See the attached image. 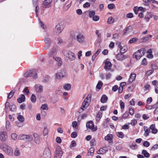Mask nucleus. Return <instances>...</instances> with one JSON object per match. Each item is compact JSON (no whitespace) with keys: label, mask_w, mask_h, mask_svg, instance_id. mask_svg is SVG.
Segmentation results:
<instances>
[{"label":"nucleus","mask_w":158,"mask_h":158,"mask_svg":"<svg viewBox=\"0 0 158 158\" xmlns=\"http://www.w3.org/2000/svg\"><path fill=\"white\" fill-rule=\"evenodd\" d=\"M16 108V106L15 105H12L10 106V109L11 111H14Z\"/></svg>","instance_id":"56"},{"label":"nucleus","mask_w":158,"mask_h":158,"mask_svg":"<svg viewBox=\"0 0 158 158\" xmlns=\"http://www.w3.org/2000/svg\"><path fill=\"white\" fill-rule=\"evenodd\" d=\"M7 137L6 132L5 131L0 132V140L2 141H5Z\"/></svg>","instance_id":"11"},{"label":"nucleus","mask_w":158,"mask_h":158,"mask_svg":"<svg viewBox=\"0 0 158 158\" xmlns=\"http://www.w3.org/2000/svg\"><path fill=\"white\" fill-rule=\"evenodd\" d=\"M63 88L65 90H69L71 88V85L69 84H67L64 85Z\"/></svg>","instance_id":"34"},{"label":"nucleus","mask_w":158,"mask_h":158,"mask_svg":"<svg viewBox=\"0 0 158 158\" xmlns=\"http://www.w3.org/2000/svg\"><path fill=\"white\" fill-rule=\"evenodd\" d=\"M11 136V138L13 140H15L17 139V135L16 133H12Z\"/></svg>","instance_id":"45"},{"label":"nucleus","mask_w":158,"mask_h":158,"mask_svg":"<svg viewBox=\"0 0 158 158\" xmlns=\"http://www.w3.org/2000/svg\"><path fill=\"white\" fill-rule=\"evenodd\" d=\"M119 104L121 109H123L124 108V103L122 100L120 101Z\"/></svg>","instance_id":"46"},{"label":"nucleus","mask_w":158,"mask_h":158,"mask_svg":"<svg viewBox=\"0 0 158 158\" xmlns=\"http://www.w3.org/2000/svg\"><path fill=\"white\" fill-rule=\"evenodd\" d=\"M130 147L132 149H135L137 148V147L136 144L134 143L131 144L130 146Z\"/></svg>","instance_id":"52"},{"label":"nucleus","mask_w":158,"mask_h":158,"mask_svg":"<svg viewBox=\"0 0 158 158\" xmlns=\"http://www.w3.org/2000/svg\"><path fill=\"white\" fill-rule=\"evenodd\" d=\"M103 85V83L101 81H99L96 85V88L98 90L100 89Z\"/></svg>","instance_id":"32"},{"label":"nucleus","mask_w":158,"mask_h":158,"mask_svg":"<svg viewBox=\"0 0 158 158\" xmlns=\"http://www.w3.org/2000/svg\"><path fill=\"white\" fill-rule=\"evenodd\" d=\"M102 113L101 111H99L96 116V119L97 121H99L102 117Z\"/></svg>","instance_id":"28"},{"label":"nucleus","mask_w":158,"mask_h":158,"mask_svg":"<svg viewBox=\"0 0 158 158\" xmlns=\"http://www.w3.org/2000/svg\"><path fill=\"white\" fill-rule=\"evenodd\" d=\"M132 30V28L131 26H129L127 27L124 30V34L128 33L131 32Z\"/></svg>","instance_id":"24"},{"label":"nucleus","mask_w":158,"mask_h":158,"mask_svg":"<svg viewBox=\"0 0 158 158\" xmlns=\"http://www.w3.org/2000/svg\"><path fill=\"white\" fill-rule=\"evenodd\" d=\"M90 6V4L88 2H86L83 5V7L84 8H87L89 7Z\"/></svg>","instance_id":"58"},{"label":"nucleus","mask_w":158,"mask_h":158,"mask_svg":"<svg viewBox=\"0 0 158 158\" xmlns=\"http://www.w3.org/2000/svg\"><path fill=\"white\" fill-rule=\"evenodd\" d=\"M128 116V112H126L121 117L119 118V119L120 121H122L123 119H125Z\"/></svg>","instance_id":"26"},{"label":"nucleus","mask_w":158,"mask_h":158,"mask_svg":"<svg viewBox=\"0 0 158 158\" xmlns=\"http://www.w3.org/2000/svg\"><path fill=\"white\" fill-rule=\"evenodd\" d=\"M117 136L121 138H123L124 137V134L122 132H118L116 133Z\"/></svg>","instance_id":"37"},{"label":"nucleus","mask_w":158,"mask_h":158,"mask_svg":"<svg viewBox=\"0 0 158 158\" xmlns=\"http://www.w3.org/2000/svg\"><path fill=\"white\" fill-rule=\"evenodd\" d=\"M53 59L55 61L57 62L58 65L59 66H60L62 64V61L61 58L59 57L56 56H53Z\"/></svg>","instance_id":"15"},{"label":"nucleus","mask_w":158,"mask_h":158,"mask_svg":"<svg viewBox=\"0 0 158 158\" xmlns=\"http://www.w3.org/2000/svg\"><path fill=\"white\" fill-rule=\"evenodd\" d=\"M115 7V6L113 4H110L108 5V7L109 9H112Z\"/></svg>","instance_id":"55"},{"label":"nucleus","mask_w":158,"mask_h":158,"mask_svg":"<svg viewBox=\"0 0 158 158\" xmlns=\"http://www.w3.org/2000/svg\"><path fill=\"white\" fill-rule=\"evenodd\" d=\"M17 118L20 123H23L25 120L24 117L21 115H19Z\"/></svg>","instance_id":"31"},{"label":"nucleus","mask_w":158,"mask_h":158,"mask_svg":"<svg viewBox=\"0 0 158 158\" xmlns=\"http://www.w3.org/2000/svg\"><path fill=\"white\" fill-rule=\"evenodd\" d=\"M107 100V97L105 95H103L101 99V102L103 103L106 102Z\"/></svg>","instance_id":"29"},{"label":"nucleus","mask_w":158,"mask_h":158,"mask_svg":"<svg viewBox=\"0 0 158 158\" xmlns=\"http://www.w3.org/2000/svg\"><path fill=\"white\" fill-rule=\"evenodd\" d=\"M64 77V75L61 72H58L56 74V78L61 79Z\"/></svg>","instance_id":"25"},{"label":"nucleus","mask_w":158,"mask_h":158,"mask_svg":"<svg viewBox=\"0 0 158 158\" xmlns=\"http://www.w3.org/2000/svg\"><path fill=\"white\" fill-rule=\"evenodd\" d=\"M114 21V19L111 17H109L107 20V23L110 24L113 23Z\"/></svg>","instance_id":"38"},{"label":"nucleus","mask_w":158,"mask_h":158,"mask_svg":"<svg viewBox=\"0 0 158 158\" xmlns=\"http://www.w3.org/2000/svg\"><path fill=\"white\" fill-rule=\"evenodd\" d=\"M124 83H121L120 84V87H119L118 89V92L119 93H122L123 90V86H122V84H124Z\"/></svg>","instance_id":"50"},{"label":"nucleus","mask_w":158,"mask_h":158,"mask_svg":"<svg viewBox=\"0 0 158 158\" xmlns=\"http://www.w3.org/2000/svg\"><path fill=\"white\" fill-rule=\"evenodd\" d=\"M133 10L135 13L137 15L138 13V11H139L138 7H135L133 8Z\"/></svg>","instance_id":"62"},{"label":"nucleus","mask_w":158,"mask_h":158,"mask_svg":"<svg viewBox=\"0 0 158 158\" xmlns=\"http://www.w3.org/2000/svg\"><path fill=\"white\" fill-rule=\"evenodd\" d=\"M112 135L110 134H108L105 137V139L108 141L109 143H110L112 142Z\"/></svg>","instance_id":"22"},{"label":"nucleus","mask_w":158,"mask_h":158,"mask_svg":"<svg viewBox=\"0 0 158 158\" xmlns=\"http://www.w3.org/2000/svg\"><path fill=\"white\" fill-rule=\"evenodd\" d=\"M62 52L64 56L68 58L70 61H73L75 60L76 56L74 53L69 50H64Z\"/></svg>","instance_id":"2"},{"label":"nucleus","mask_w":158,"mask_h":158,"mask_svg":"<svg viewBox=\"0 0 158 158\" xmlns=\"http://www.w3.org/2000/svg\"><path fill=\"white\" fill-rule=\"evenodd\" d=\"M18 138L19 139L23 140L28 141H31L33 140L32 136L30 135H27L22 134L19 136Z\"/></svg>","instance_id":"6"},{"label":"nucleus","mask_w":158,"mask_h":158,"mask_svg":"<svg viewBox=\"0 0 158 158\" xmlns=\"http://www.w3.org/2000/svg\"><path fill=\"white\" fill-rule=\"evenodd\" d=\"M158 148V144L154 145L151 148V150H154L157 149Z\"/></svg>","instance_id":"63"},{"label":"nucleus","mask_w":158,"mask_h":158,"mask_svg":"<svg viewBox=\"0 0 158 158\" xmlns=\"http://www.w3.org/2000/svg\"><path fill=\"white\" fill-rule=\"evenodd\" d=\"M77 133L75 132H73L71 134V136L73 138H76L77 136Z\"/></svg>","instance_id":"57"},{"label":"nucleus","mask_w":158,"mask_h":158,"mask_svg":"<svg viewBox=\"0 0 158 158\" xmlns=\"http://www.w3.org/2000/svg\"><path fill=\"white\" fill-rule=\"evenodd\" d=\"M51 151L48 148H46L44 151L43 156L41 158H50Z\"/></svg>","instance_id":"7"},{"label":"nucleus","mask_w":158,"mask_h":158,"mask_svg":"<svg viewBox=\"0 0 158 158\" xmlns=\"http://www.w3.org/2000/svg\"><path fill=\"white\" fill-rule=\"evenodd\" d=\"M150 87V86L149 84H147L145 85L144 86V90H147L148 91L149 90V89Z\"/></svg>","instance_id":"64"},{"label":"nucleus","mask_w":158,"mask_h":158,"mask_svg":"<svg viewBox=\"0 0 158 158\" xmlns=\"http://www.w3.org/2000/svg\"><path fill=\"white\" fill-rule=\"evenodd\" d=\"M106 150L104 148H101L99 150L97 151V153L98 154H103L105 153Z\"/></svg>","instance_id":"33"},{"label":"nucleus","mask_w":158,"mask_h":158,"mask_svg":"<svg viewBox=\"0 0 158 158\" xmlns=\"http://www.w3.org/2000/svg\"><path fill=\"white\" fill-rule=\"evenodd\" d=\"M144 130L145 131L144 134V136L145 137L148 136L151 132V131L150 129L144 126Z\"/></svg>","instance_id":"20"},{"label":"nucleus","mask_w":158,"mask_h":158,"mask_svg":"<svg viewBox=\"0 0 158 158\" xmlns=\"http://www.w3.org/2000/svg\"><path fill=\"white\" fill-rule=\"evenodd\" d=\"M86 126L87 128H88L93 131H95L97 130L96 128L94 127V123L91 121H89L86 124Z\"/></svg>","instance_id":"12"},{"label":"nucleus","mask_w":158,"mask_h":158,"mask_svg":"<svg viewBox=\"0 0 158 158\" xmlns=\"http://www.w3.org/2000/svg\"><path fill=\"white\" fill-rule=\"evenodd\" d=\"M150 144V143L147 141H145L143 143V145L145 147H148Z\"/></svg>","instance_id":"49"},{"label":"nucleus","mask_w":158,"mask_h":158,"mask_svg":"<svg viewBox=\"0 0 158 158\" xmlns=\"http://www.w3.org/2000/svg\"><path fill=\"white\" fill-rule=\"evenodd\" d=\"M105 63V66H104V69H105L106 71H109L110 70L112 66L111 62L108 61H107V60H106Z\"/></svg>","instance_id":"13"},{"label":"nucleus","mask_w":158,"mask_h":158,"mask_svg":"<svg viewBox=\"0 0 158 158\" xmlns=\"http://www.w3.org/2000/svg\"><path fill=\"white\" fill-rule=\"evenodd\" d=\"M129 114L132 115L134 113V109L131 106L129 107Z\"/></svg>","instance_id":"35"},{"label":"nucleus","mask_w":158,"mask_h":158,"mask_svg":"<svg viewBox=\"0 0 158 158\" xmlns=\"http://www.w3.org/2000/svg\"><path fill=\"white\" fill-rule=\"evenodd\" d=\"M142 153L146 158H148L150 156V154L145 150H142Z\"/></svg>","instance_id":"30"},{"label":"nucleus","mask_w":158,"mask_h":158,"mask_svg":"<svg viewBox=\"0 0 158 158\" xmlns=\"http://www.w3.org/2000/svg\"><path fill=\"white\" fill-rule=\"evenodd\" d=\"M123 53H118L116 56V59L119 61H122L125 59V56L122 54Z\"/></svg>","instance_id":"16"},{"label":"nucleus","mask_w":158,"mask_h":158,"mask_svg":"<svg viewBox=\"0 0 158 158\" xmlns=\"http://www.w3.org/2000/svg\"><path fill=\"white\" fill-rule=\"evenodd\" d=\"M130 124V123H128L127 124H125L124 126L122 127V128L124 129H127L129 128V125Z\"/></svg>","instance_id":"51"},{"label":"nucleus","mask_w":158,"mask_h":158,"mask_svg":"<svg viewBox=\"0 0 158 158\" xmlns=\"http://www.w3.org/2000/svg\"><path fill=\"white\" fill-rule=\"evenodd\" d=\"M14 92L13 90L11 91L8 96V98H10L14 95Z\"/></svg>","instance_id":"59"},{"label":"nucleus","mask_w":158,"mask_h":158,"mask_svg":"<svg viewBox=\"0 0 158 158\" xmlns=\"http://www.w3.org/2000/svg\"><path fill=\"white\" fill-rule=\"evenodd\" d=\"M144 48H142L138 50L133 54V57L137 60H139L143 56L145 53Z\"/></svg>","instance_id":"1"},{"label":"nucleus","mask_w":158,"mask_h":158,"mask_svg":"<svg viewBox=\"0 0 158 158\" xmlns=\"http://www.w3.org/2000/svg\"><path fill=\"white\" fill-rule=\"evenodd\" d=\"M34 137L35 141L36 143H38L39 141V138L38 135L37 133H34Z\"/></svg>","instance_id":"36"},{"label":"nucleus","mask_w":158,"mask_h":158,"mask_svg":"<svg viewBox=\"0 0 158 158\" xmlns=\"http://www.w3.org/2000/svg\"><path fill=\"white\" fill-rule=\"evenodd\" d=\"M52 0H45L43 2V5L45 8H48L50 6V3Z\"/></svg>","instance_id":"17"},{"label":"nucleus","mask_w":158,"mask_h":158,"mask_svg":"<svg viewBox=\"0 0 158 158\" xmlns=\"http://www.w3.org/2000/svg\"><path fill=\"white\" fill-rule=\"evenodd\" d=\"M25 95L23 94H22L21 96L18 98L17 101L19 103H21L25 101Z\"/></svg>","instance_id":"23"},{"label":"nucleus","mask_w":158,"mask_h":158,"mask_svg":"<svg viewBox=\"0 0 158 158\" xmlns=\"http://www.w3.org/2000/svg\"><path fill=\"white\" fill-rule=\"evenodd\" d=\"M62 154V149L60 147H58L56 148L55 155L54 158H61Z\"/></svg>","instance_id":"8"},{"label":"nucleus","mask_w":158,"mask_h":158,"mask_svg":"<svg viewBox=\"0 0 158 158\" xmlns=\"http://www.w3.org/2000/svg\"><path fill=\"white\" fill-rule=\"evenodd\" d=\"M95 12L94 11H91L89 12V15L90 18H92L95 15Z\"/></svg>","instance_id":"44"},{"label":"nucleus","mask_w":158,"mask_h":158,"mask_svg":"<svg viewBox=\"0 0 158 158\" xmlns=\"http://www.w3.org/2000/svg\"><path fill=\"white\" fill-rule=\"evenodd\" d=\"M10 127V123L9 121H7L6 122V127L7 130H9Z\"/></svg>","instance_id":"47"},{"label":"nucleus","mask_w":158,"mask_h":158,"mask_svg":"<svg viewBox=\"0 0 158 158\" xmlns=\"http://www.w3.org/2000/svg\"><path fill=\"white\" fill-rule=\"evenodd\" d=\"M14 155L16 156H19L20 155V152L19 149L16 148L14 151Z\"/></svg>","instance_id":"27"},{"label":"nucleus","mask_w":158,"mask_h":158,"mask_svg":"<svg viewBox=\"0 0 158 158\" xmlns=\"http://www.w3.org/2000/svg\"><path fill=\"white\" fill-rule=\"evenodd\" d=\"M136 74L133 73H132L131 74L129 79L128 80V81L130 82H133L135 79L136 77Z\"/></svg>","instance_id":"18"},{"label":"nucleus","mask_w":158,"mask_h":158,"mask_svg":"<svg viewBox=\"0 0 158 158\" xmlns=\"http://www.w3.org/2000/svg\"><path fill=\"white\" fill-rule=\"evenodd\" d=\"M44 41L45 45L46 46V48H48L50 45L51 41L50 39L48 37H46L44 38Z\"/></svg>","instance_id":"19"},{"label":"nucleus","mask_w":158,"mask_h":158,"mask_svg":"<svg viewBox=\"0 0 158 158\" xmlns=\"http://www.w3.org/2000/svg\"><path fill=\"white\" fill-rule=\"evenodd\" d=\"M90 96L88 95L85 99L84 102L82 103V105L81 107V109L83 110H85L88 106L89 104L87 102V100H88L89 98L90 99Z\"/></svg>","instance_id":"9"},{"label":"nucleus","mask_w":158,"mask_h":158,"mask_svg":"<svg viewBox=\"0 0 158 158\" xmlns=\"http://www.w3.org/2000/svg\"><path fill=\"white\" fill-rule=\"evenodd\" d=\"M118 47L120 49V51L121 53H124L126 52L127 49L125 48L124 47H123L120 43H118Z\"/></svg>","instance_id":"21"},{"label":"nucleus","mask_w":158,"mask_h":158,"mask_svg":"<svg viewBox=\"0 0 158 158\" xmlns=\"http://www.w3.org/2000/svg\"><path fill=\"white\" fill-rule=\"evenodd\" d=\"M130 123L132 126H135L137 123V121L135 119H134L132 120Z\"/></svg>","instance_id":"53"},{"label":"nucleus","mask_w":158,"mask_h":158,"mask_svg":"<svg viewBox=\"0 0 158 158\" xmlns=\"http://www.w3.org/2000/svg\"><path fill=\"white\" fill-rule=\"evenodd\" d=\"M36 96L35 95V94H33L32 95L31 97V101L32 102L34 103L36 102Z\"/></svg>","instance_id":"41"},{"label":"nucleus","mask_w":158,"mask_h":158,"mask_svg":"<svg viewBox=\"0 0 158 158\" xmlns=\"http://www.w3.org/2000/svg\"><path fill=\"white\" fill-rule=\"evenodd\" d=\"M34 88L37 93H40L43 91V86L39 85H36L34 86Z\"/></svg>","instance_id":"14"},{"label":"nucleus","mask_w":158,"mask_h":158,"mask_svg":"<svg viewBox=\"0 0 158 158\" xmlns=\"http://www.w3.org/2000/svg\"><path fill=\"white\" fill-rule=\"evenodd\" d=\"M41 108L43 110H48V107L47 104H42L41 107Z\"/></svg>","instance_id":"40"},{"label":"nucleus","mask_w":158,"mask_h":158,"mask_svg":"<svg viewBox=\"0 0 158 158\" xmlns=\"http://www.w3.org/2000/svg\"><path fill=\"white\" fill-rule=\"evenodd\" d=\"M56 53V50L53 49L51 50L50 52L49 53L48 55L49 56H52L54 55Z\"/></svg>","instance_id":"43"},{"label":"nucleus","mask_w":158,"mask_h":158,"mask_svg":"<svg viewBox=\"0 0 158 158\" xmlns=\"http://www.w3.org/2000/svg\"><path fill=\"white\" fill-rule=\"evenodd\" d=\"M93 19L94 21H97L99 19V16L97 15H94L93 17Z\"/></svg>","instance_id":"61"},{"label":"nucleus","mask_w":158,"mask_h":158,"mask_svg":"<svg viewBox=\"0 0 158 158\" xmlns=\"http://www.w3.org/2000/svg\"><path fill=\"white\" fill-rule=\"evenodd\" d=\"M20 123V122H16L15 123L16 124V125L19 127H21L23 126V124L22 123Z\"/></svg>","instance_id":"60"},{"label":"nucleus","mask_w":158,"mask_h":158,"mask_svg":"<svg viewBox=\"0 0 158 158\" xmlns=\"http://www.w3.org/2000/svg\"><path fill=\"white\" fill-rule=\"evenodd\" d=\"M156 107V105L154 104L153 106H146V108L148 110H151L152 109H154Z\"/></svg>","instance_id":"48"},{"label":"nucleus","mask_w":158,"mask_h":158,"mask_svg":"<svg viewBox=\"0 0 158 158\" xmlns=\"http://www.w3.org/2000/svg\"><path fill=\"white\" fill-rule=\"evenodd\" d=\"M94 151V148H90L89 150V152L90 153V155L91 156H92L93 154V153Z\"/></svg>","instance_id":"54"},{"label":"nucleus","mask_w":158,"mask_h":158,"mask_svg":"<svg viewBox=\"0 0 158 158\" xmlns=\"http://www.w3.org/2000/svg\"><path fill=\"white\" fill-rule=\"evenodd\" d=\"M64 29V26L61 23L57 24L54 29L53 33L55 35L59 34Z\"/></svg>","instance_id":"5"},{"label":"nucleus","mask_w":158,"mask_h":158,"mask_svg":"<svg viewBox=\"0 0 158 158\" xmlns=\"http://www.w3.org/2000/svg\"><path fill=\"white\" fill-rule=\"evenodd\" d=\"M77 40L80 43L82 44L85 42V37L81 33H79L76 36Z\"/></svg>","instance_id":"10"},{"label":"nucleus","mask_w":158,"mask_h":158,"mask_svg":"<svg viewBox=\"0 0 158 158\" xmlns=\"http://www.w3.org/2000/svg\"><path fill=\"white\" fill-rule=\"evenodd\" d=\"M138 40L137 38H133L131 39L129 41L130 44H132L135 43Z\"/></svg>","instance_id":"42"},{"label":"nucleus","mask_w":158,"mask_h":158,"mask_svg":"<svg viewBox=\"0 0 158 158\" xmlns=\"http://www.w3.org/2000/svg\"><path fill=\"white\" fill-rule=\"evenodd\" d=\"M1 148L7 155L11 156L13 154V150L10 147L5 145L1 146Z\"/></svg>","instance_id":"3"},{"label":"nucleus","mask_w":158,"mask_h":158,"mask_svg":"<svg viewBox=\"0 0 158 158\" xmlns=\"http://www.w3.org/2000/svg\"><path fill=\"white\" fill-rule=\"evenodd\" d=\"M48 130L47 127H44V129L43 131V135L44 136L47 135L48 134Z\"/></svg>","instance_id":"39"},{"label":"nucleus","mask_w":158,"mask_h":158,"mask_svg":"<svg viewBox=\"0 0 158 158\" xmlns=\"http://www.w3.org/2000/svg\"><path fill=\"white\" fill-rule=\"evenodd\" d=\"M24 77H32L34 79L37 77L36 72L34 70L27 71L24 74Z\"/></svg>","instance_id":"4"}]
</instances>
